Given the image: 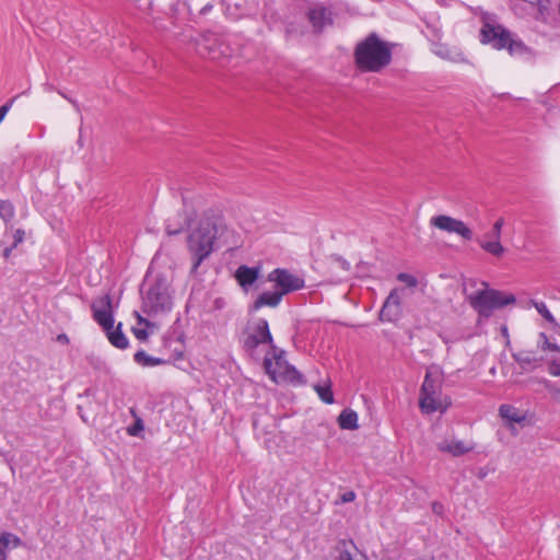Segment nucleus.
I'll return each instance as SVG.
<instances>
[{
    "mask_svg": "<svg viewBox=\"0 0 560 560\" xmlns=\"http://www.w3.org/2000/svg\"><path fill=\"white\" fill-rule=\"evenodd\" d=\"M141 312L149 317L168 313L173 307L171 282L165 275L149 271L141 287Z\"/></svg>",
    "mask_w": 560,
    "mask_h": 560,
    "instance_id": "f257e3e1",
    "label": "nucleus"
},
{
    "mask_svg": "<svg viewBox=\"0 0 560 560\" xmlns=\"http://www.w3.org/2000/svg\"><path fill=\"white\" fill-rule=\"evenodd\" d=\"M219 231V219L215 217L202 218L198 225L187 237V247L191 256V273L197 272L199 266L214 250V241Z\"/></svg>",
    "mask_w": 560,
    "mask_h": 560,
    "instance_id": "f03ea898",
    "label": "nucleus"
},
{
    "mask_svg": "<svg viewBox=\"0 0 560 560\" xmlns=\"http://www.w3.org/2000/svg\"><path fill=\"white\" fill-rule=\"evenodd\" d=\"M452 406V399L443 394L442 373L432 368L427 369L422 385L419 392V408L422 413H444Z\"/></svg>",
    "mask_w": 560,
    "mask_h": 560,
    "instance_id": "7ed1b4c3",
    "label": "nucleus"
},
{
    "mask_svg": "<svg viewBox=\"0 0 560 560\" xmlns=\"http://www.w3.org/2000/svg\"><path fill=\"white\" fill-rule=\"evenodd\" d=\"M358 68L362 71L378 72L392 61V50L376 34H370L354 51Z\"/></svg>",
    "mask_w": 560,
    "mask_h": 560,
    "instance_id": "20e7f679",
    "label": "nucleus"
},
{
    "mask_svg": "<svg viewBox=\"0 0 560 560\" xmlns=\"http://www.w3.org/2000/svg\"><path fill=\"white\" fill-rule=\"evenodd\" d=\"M480 36L482 43L490 44L495 49L506 48L512 56H521L527 51L526 45L516 35L488 14L483 16Z\"/></svg>",
    "mask_w": 560,
    "mask_h": 560,
    "instance_id": "39448f33",
    "label": "nucleus"
},
{
    "mask_svg": "<svg viewBox=\"0 0 560 560\" xmlns=\"http://www.w3.org/2000/svg\"><path fill=\"white\" fill-rule=\"evenodd\" d=\"M266 373L275 382L291 381L301 378L298 370L285 360V352L272 345L270 351L264 358Z\"/></svg>",
    "mask_w": 560,
    "mask_h": 560,
    "instance_id": "423d86ee",
    "label": "nucleus"
},
{
    "mask_svg": "<svg viewBox=\"0 0 560 560\" xmlns=\"http://www.w3.org/2000/svg\"><path fill=\"white\" fill-rule=\"evenodd\" d=\"M468 301L479 315L489 317L494 310L512 304L516 300L513 294H504L498 290H480L469 294Z\"/></svg>",
    "mask_w": 560,
    "mask_h": 560,
    "instance_id": "0eeeda50",
    "label": "nucleus"
},
{
    "mask_svg": "<svg viewBox=\"0 0 560 560\" xmlns=\"http://www.w3.org/2000/svg\"><path fill=\"white\" fill-rule=\"evenodd\" d=\"M242 345L243 349L250 357L256 355L257 348L261 345H268L271 349L275 342L269 329L268 320L265 318H258L249 325L244 332Z\"/></svg>",
    "mask_w": 560,
    "mask_h": 560,
    "instance_id": "6e6552de",
    "label": "nucleus"
},
{
    "mask_svg": "<svg viewBox=\"0 0 560 560\" xmlns=\"http://www.w3.org/2000/svg\"><path fill=\"white\" fill-rule=\"evenodd\" d=\"M198 52L212 60H222L231 57L233 50L225 36L208 32L198 42Z\"/></svg>",
    "mask_w": 560,
    "mask_h": 560,
    "instance_id": "1a4fd4ad",
    "label": "nucleus"
},
{
    "mask_svg": "<svg viewBox=\"0 0 560 560\" xmlns=\"http://www.w3.org/2000/svg\"><path fill=\"white\" fill-rule=\"evenodd\" d=\"M267 280L275 283L276 289L283 296L305 287V280L302 276L285 268L273 269L268 273Z\"/></svg>",
    "mask_w": 560,
    "mask_h": 560,
    "instance_id": "9d476101",
    "label": "nucleus"
},
{
    "mask_svg": "<svg viewBox=\"0 0 560 560\" xmlns=\"http://www.w3.org/2000/svg\"><path fill=\"white\" fill-rule=\"evenodd\" d=\"M430 225L447 233L457 234L466 241H470L472 238V231L464 221L446 214L432 217L430 219Z\"/></svg>",
    "mask_w": 560,
    "mask_h": 560,
    "instance_id": "9b49d317",
    "label": "nucleus"
},
{
    "mask_svg": "<svg viewBox=\"0 0 560 560\" xmlns=\"http://www.w3.org/2000/svg\"><path fill=\"white\" fill-rule=\"evenodd\" d=\"M401 315V302L399 292L397 289L390 291L389 295L386 298L381 312L380 319L382 322H395Z\"/></svg>",
    "mask_w": 560,
    "mask_h": 560,
    "instance_id": "f8f14e48",
    "label": "nucleus"
},
{
    "mask_svg": "<svg viewBox=\"0 0 560 560\" xmlns=\"http://www.w3.org/2000/svg\"><path fill=\"white\" fill-rule=\"evenodd\" d=\"M335 560H369L351 539H341L335 547Z\"/></svg>",
    "mask_w": 560,
    "mask_h": 560,
    "instance_id": "ddd939ff",
    "label": "nucleus"
},
{
    "mask_svg": "<svg viewBox=\"0 0 560 560\" xmlns=\"http://www.w3.org/2000/svg\"><path fill=\"white\" fill-rule=\"evenodd\" d=\"M105 307L97 308L95 305L92 306L94 320L105 330L114 328V316L112 312V299L109 295H105L103 300Z\"/></svg>",
    "mask_w": 560,
    "mask_h": 560,
    "instance_id": "4468645a",
    "label": "nucleus"
},
{
    "mask_svg": "<svg viewBox=\"0 0 560 560\" xmlns=\"http://www.w3.org/2000/svg\"><path fill=\"white\" fill-rule=\"evenodd\" d=\"M513 359L517 362L524 371H533L540 366L544 362L542 357L536 355L534 351L523 350L512 354Z\"/></svg>",
    "mask_w": 560,
    "mask_h": 560,
    "instance_id": "2eb2a0df",
    "label": "nucleus"
},
{
    "mask_svg": "<svg viewBox=\"0 0 560 560\" xmlns=\"http://www.w3.org/2000/svg\"><path fill=\"white\" fill-rule=\"evenodd\" d=\"M282 298L283 295L277 289L275 291H265L258 295L249 310L256 312L265 306L277 307L281 303Z\"/></svg>",
    "mask_w": 560,
    "mask_h": 560,
    "instance_id": "dca6fc26",
    "label": "nucleus"
},
{
    "mask_svg": "<svg viewBox=\"0 0 560 560\" xmlns=\"http://www.w3.org/2000/svg\"><path fill=\"white\" fill-rule=\"evenodd\" d=\"M308 20L315 31H322L326 25L331 23V14L324 7H315L308 11Z\"/></svg>",
    "mask_w": 560,
    "mask_h": 560,
    "instance_id": "f3484780",
    "label": "nucleus"
},
{
    "mask_svg": "<svg viewBox=\"0 0 560 560\" xmlns=\"http://www.w3.org/2000/svg\"><path fill=\"white\" fill-rule=\"evenodd\" d=\"M258 268L248 267L245 265L240 266L235 272V278L243 289L250 287L258 279Z\"/></svg>",
    "mask_w": 560,
    "mask_h": 560,
    "instance_id": "a211bd4d",
    "label": "nucleus"
},
{
    "mask_svg": "<svg viewBox=\"0 0 560 560\" xmlns=\"http://www.w3.org/2000/svg\"><path fill=\"white\" fill-rule=\"evenodd\" d=\"M438 448L441 452L450 453L453 456H460L470 452L472 446H467L463 441L452 440L439 443Z\"/></svg>",
    "mask_w": 560,
    "mask_h": 560,
    "instance_id": "6ab92c4d",
    "label": "nucleus"
},
{
    "mask_svg": "<svg viewBox=\"0 0 560 560\" xmlns=\"http://www.w3.org/2000/svg\"><path fill=\"white\" fill-rule=\"evenodd\" d=\"M499 413L502 419L510 423H522L525 420V415L512 405H501L499 408Z\"/></svg>",
    "mask_w": 560,
    "mask_h": 560,
    "instance_id": "aec40b11",
    "label": "nucleus"
},
{
    "mask_svg": "<svg viewBox=\"0 0 560 560\" xmlns=\"http://www.w3.org/2000/svg\"><path fill=\"white\" fill-rule=\"evenodd\" d=\"M338 424L342 430L358 429V413L349 408L343 409L338 417Z\"/></svg>",
    "mask_w": 560,
    "mask_h": 560,
    "instance_id": "412c9836",
    "label": "nucleus"
},
{
    "mask_svg": "<svg viewBox=\"0 0 560 560\" xmlns=\"http://www.w3.org/2000/svg\"><path fill=\"white\" fill-rule=\"evenodd\" d=\"M432 51L442 59L451 60L454 62H463L466 60L462 52L452 50L443 44H435Z\"/></svg>",
    "mask_w": 560,
    "mask_h": 560,
    "instance_id": "4be33fe9",
    "label": "nucleus"
},
{
    "mask_svg": "<svg viewBox=\"0 0 560 560\" xmlns=\"http://www.w3.org/2000/svg\"><path fill=\"white\" fill-rule=\"evenodd\" d=\"M106 334L109 342L114 347L118 349H126L128 347L129 340L121 330V323H119L115 329L107 330Z\"/></svg>",
    "mask_w": 560,
    "mask_h": 560,
    "instance_id": "5701e85b",
    "label": "nucleus"
},
{
    "mask_svg": "<svg viewBox=\"0 0 560 560\" xmlns=\"http://www.w3.org/2000/svg\"><path fill=\"white\" fill-rule=\"evenodd\" d=\"M177 218H178V220L176 222H173V219H168L166 221L165 230L168 235H177L182 231H184L185 228L187 226V224H188L187 215L178 214Z\"/></svg>",
    "mask_w": 560,
    "mask_h": 560,
    "instance_id": "b1692460",
    "label": "nucleus"
},
{
    "mask_svg": "<svg viewBox=\"0 0 560 560\" xmlns=\"http://www.w3.org/2000/svg\"><path fill=\"white\" fill-rule=\"evenodd\" d=\"M133 360L143 366H155L165 363L163 359L151 357L143 350L137 351L133 355Z\"/></svg>",
    "mask_w": 560,
    "mask_h": 560,
    "instance_id": "393cba45",
    "label": "nucleus"
},
{
    "mask_svg": "<svg viewBox=\"0 0 560 560\" xmlns=\"http://www.w3.org/2000/svg\"><path fill=\"white\" fill-rule=\"evenodd\" d=\"M21 545L22 540L19 536L9 532H0V549L5 551L9 547L16 548Z\"/></svg>",
    "mask_w": 560,
    "mask_h": 560,
    "instance_id": "a878e982",
    "label": "nucleus"
},
{
    "mask_svg": "<svg viewBox=\"0 0 560 560\" xmlns=\"http://www.w3.org/2000/svg\"><path fill=\"white\" fill-rule=\"evenodd\" d=\"M480 247L487 253L493 256H501L504 253V247L502 246L500 240L493 238V241H481Z\"/></svg>",
    "mask_w": 560,
    "mask_h": 560,
    "instance_id": "bb28decb",
    "label": "nucleus"
},
{
    "mask_svg": "<svg viewBox=\"0 0 560 560\" xmlns=\"http://www.w3.org/2000/svg\"><path fill=\"white\" fill-rule=\"evenodd\" d=\"M15 214L13 205L8 200L0 201V218L5 222H10Z\"/></svg>",
    "mask_w": 560,
    "mask_h": 560,
    "instance_id": "cd10ccee",
    "label": "nucleus"
},
{
    "mask_svg": "<svg viewBox=\"0 0 560 560\" xmlns=\"http://www.w3.org/2000/svg\"><path fill=\"white\" fill-rule=\"evenodd\" d=\"M314 388L323 402H325V404L334 402V394H332L330 386L315 385Z\"/></svg>",
    "mask_w": 560,
    "mask_h": 560,
    "instance_id": "c85d7f7f",
    "label": "nucleus"
},
{
    "mask_svg": "<svg viewBox=\"0 0 560 560\" xmlns=\"http://www.w3.org/2000/svg\"><path fill=\"white\" fill-rule=\"evenodd\" d=\"M537 347L540 348L541 350H550V351H555V352H560V346H558L555 342H550L547 334H545V332L539 334Z\"/></svg>",
    "mask_w": 560,
    "mask_h": 560,
    "instance_id": "c756f323",
    "label": "nucleus"
},
{
    "mask_svg": "<svg viewBox=\"0 0 560 560\" xmlns=\"http://www.w3.org/2000/svg\"><path fill=\"white\" fill-rule=\"evenodd\" d=\"M533 305L534 307L536 308V311L550 324H555L556 323V319L553 317V315L550 313V311L548 310L547 305L545 302H537V301H534L533 302Z\"/></svg>",
    "mask_w": 560,
    "mask_h": 560,
    "instance_id": "7c9ffc66",
    "label": "nucleus"
},
{
    "mask_svg": "<svg viewBox=\"0 0 560 560\" xmlns=\"http://www.w3.org/2000/svg\"><path fill=\"white\" fill-rule=\"evenodd\" d=\"M544 384H545V388L550 394L551 399L555 402L560 404V387H557L552 382L547 381V380L544 382Z\"/></svg>",
    "mask_w": 560,
    "mask_h": 560,
    "instance_id": "2f4dec72",
    "label": "nucleus"
},
{
    "mask_svg": "<svg viewBox=\"0 0 560 560\" xmlns=\"http://www.w3.org/2000/svg\"><path fill=\"white\" fill-rule=\"evenodd\" d=\"M503 224H504V220L502 218L498 219L494 222L491 234H490V236L492 238H498V240L501 238V232H502Z\"/></svg>",
    "mask_w": 560,
    "mask_h": 560,
    "instance_id": "473e14b6",
    "label": "nucleus"
},
{
    "mask_svg": "<svg viewBox=\"0 0 560 560\" xmlns=\"http://www.w3.org/2000/svg\"><path fill=\"white\" fill-rule=\"evenodd\" d=\"M397 279L404 283H406L408 287H416L417 285V279L409 275V273H405V272H401L397 276Z\"/></svg>",
    "mask_w": 560,
    "mask_h": 560,
    "instance_id": "72a5a7b5",
    "label": "nucleus"
},
{
    "mask_svg": "<svg viewBox=\"0 0 560 560\" xmlns=\"http://www.w3.org/2000/svg\"><path fill=\"white\" fill-rule=\"evenodd\" d=\"M24 237H25V232L24 230L22 229H16L13 234H12V238H13V242H12V247H18V245H20L23 241H24Z\"/></svg>",
    "mask_w": 560,
    "mask_h": 560,
    "instance_id": "f704fd0d",
    "label": "nucleus"
},
{
    "mask_svg": "<svg viewBox=\"0 0 560 560\" xmlns=\"http://www.w3.org/2000/svg\"><path fill=\"white\" fill-rule=\"evenodd\" d=\"M548 372L552 376H560V363L552 361L548 366Z\"/></svg>",
    "mask_w": 560,
    "mask_h": 560,
    "instance_id": "c9c22d12",
    "label": "nucleus"
},
{
    "mask_svg": "<svg viewBox=\"0 0 560 560\" xmlns=\"http://www.w3.org/2000/svg\"><path fill=\"white\" fill-rule=\"evenodd\" d=\"M355 493L354 491H347L340 495V501L342 503H349L355 500Z\"/></svg>",
    "mask_w": 560,
    "mask_h": 560,
    "instance_id": "e433bc0d",
    "label": "nucleus"
},
{
    "mask_svg": "<svg viewBox=\"0 0 560 560\" xmlns=\"http://www.w3.org/2000/svg\"><path fill=\"white\" fill-rule=\"evenodd\" d=\"M132 332L139 340H145L148 338V331L144 328H132Z\"/></svg>",
    "mask_w": 560,
    "mask_h": 560,
    "instance_id": "4c0bfd02",
    "label": "nucleus"
},
{
    "mask_svg": "<svg viewBox=\"0 0 560 560\" xmlns=\"http://www.w3.org/2000/svg\"><path fill=\"white\" fill-rule=\"evenodd\" d=\"M137 320H138V324L140 325H144L145 327H150L152 324L147 319L144 318L138 311H135L133 312Z\"/></svg>",
    "mask_w": 560,
    "mask_h": 560,
    "instance_id": "58836bf2",
    "label": "nucleus"
},
{
    "mask_svg": "<svg viewBox=\"0 0 560 560\" xmlns=\"http://www.w3.org/2000/svg\"><path fill=\"white\" fill-rule=\"evenodd\" d=\"M432 511H433V513H435L438 515H442L443 511H444V508H443V505L441 503L433 502L432 503Z\"/></svg>",
    "mask_w": 560,
    "mask_h": 560,
    "instance_id": "ea45409f",
    "label": "nucleus"
},
{
    "mask_svg": "<svg viewBox=\"0 0 560 560\" xmlns=\"http://www.w3.org/2000/svg\"><path fill=\"white\" fill-rule=\"evenodd\" d=\"M138 429L139 430L143 429V425H142L140 420L135 424V427L128 429V432H129L130 435H136Z\"/></svg>",
    "mask_w": 560,
    "mask_h": 560,
    "instance_id": "a19ab883",
    "label": "nucleus"
},
{
    "mask_svg": "<svg viewBox=\"0 0 560 560\" xmlns=\"http://www.w3.org/2000/svg\"><path fill=\"white\" fill-rule=\"evenodd\" d=\"M59 94L66 100H68L77 108V110H79V104L75 100L69 98L67 94H63L62 92H59Z\"/></svg>",
    "mask_w": 560,
    "mask_h": 560,
    "instance_id": "79ce46f5",
    "label": "nucleus"
},
{
    "mask_svg": "<svg viewBox=\"0 0 560 560\" xmlns=\"http://www.w3.org/2000/svg\"><path fill=\"white\" fill-rule=\"evenodd\" d=\"M57 340L62 343H69V338L66 334L58 335Z\"/></svg>",
    "mask_w": 560,
    "mask_h": 560,
    "instance_id": "37998d69",
    "label": "nucleus"
},
{
    "mask_svg": "<svg viewBox=\"0 0 560 560\" xmlns=\"http://www.w3.org/2000/svg\"><path fill=\"white\" fill-rule=\"evenodd\" d=\"M13 248H14V247H12V245H11V246L5 247V248L3 249L2 255H3V257H4L5 259H8V258L10 257V255H11V253H12Z\"/></svg>",
    "mask_w": 560,
    "mask_h": 560,
    "instance_id": "c03bdc74",
    "label": "nucleus"
},
{
    "mask_svg": "<svg viewBox=\"0 0 560 560\" xmlns=\"http://www.w3.org/2000/svg\"><path fill=\"white\" fill-rule=\"evenodd\" d=\"M212 5L211 4H206L202 9H201V13L202 14H206L207 12H209L211 10Z\"/></svg>",
    "mask_w": 560,
    "mask_h": 560,
    "instance_id": "a18cd8bd",
    "label": "nucleus"
},
{
    "mask_svg": "<svg viewBox=\"0 0 560 560\" xmlns=\"http://www.w3.org/2000/svg\"><path fill=\"white\" fill-rule=\"evenodd\" d=\"M0 560H8V553L3 549H0Z\"/></svg>",
    "mask_w": 560,
    "mask_h": 560,
    "instance_id": "49530a36",
    "label": "nucleus"
},
{
    "mask_svg": "<svg viewBox=\"0 0 560 560\" xmlns=\"http://www.w3.org/2000/svg\"><path fill=\"white\" fill-rule=\"evenodd\" d=\"M340 262H341V266H342V268H343V269H346V270H348V269H349V267H350L349 262H347V261H346V260H343V259H340Z\"/></svg>",
    "mask_w": 560,
    "mask_h": 560,
    "instance_id": "de8ad7c7",
    "label": "nucleus"
},
{
    "mask_svg": "<svg viewBox=\"0 0 560 560\" xmlns=\"http://www.w3.org/2000/svg\"><path fill=\"white\" fill-rule=\"evenodd\" d=\"M503 334H505L508 336V328L506 327H503Z\"/></svg>",
    "mask_w": 560,
    "mask_h": 560,
    "instance_id": "09e8293b",
    "label": "nucleus"
},
{
    "mask_svg": "<svg viewBox=\"0 0 560 560\" xmlns=\"http://www.w3.org/2000/svg\"><path fill=\"white\" fill-rule=\"evenodd\" d=\"M479 476H480V478H483L486 476V474L485 472H480Z\"/></svg>",
    "mask_w": 560,
    "mask_h": 560,
    "instance_id": "8fccbe9b",
    "label": "nucleus"
}]
</instances>
